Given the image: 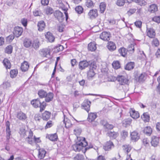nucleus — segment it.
<instances>
[{"label":"nucleus","instance_id":"nucleus-1","mask_svg":"<svg viewBox=\"0 0 160 160\" xmlns=\"http://www.w3.org/2000/svg\"><path fill=\"white\" fill-rule=\"evenodd\" d=\"M88 144L86 141L85 138L82 137H78L77 141L75 144L73 145V148L76 152H80L82 151V152L85 153L86 151L89 149L86 147Z\"/></svg>","mask_w":160,"mask_h":160},{"label":"nucleus","instance_id":"nucleus-2","mask_svg":"<svg viewBox=\"0 0 160 160\" xmlns=\"http://www.w3.org/2000/svg\"><path fill=\"white\" fill-rule=\"evenodd\" d=\"M34 137V136L33 135L32 132L29 130L28 131V137L25 138V140L29 144L32 145H34L35 144Z\"/></svg>","mask_w":160,"mask_h":160},{"label":"nucleus","instance_id":"nucleus-3","mask_svg":"<svg viewBox=\"0 0 160 160\" xmlns=\"http://www.w3.org/2000/svg\"><path fill=\"white\" fill-rule=\"evenodd\" d=\"M98 16V11L96 9L90 10L88 13V18L92 19L96 18Z\"/></svg>","mask_w":160,"mask_h":160},{"label":"nucleus","instance_id":"nucleus-4","mask_svg":"<svg viewBox=\"0 0 160 160\" xmlns=\"http://www.w3.org/2000/svg\"><path fill=\"white\" fill-rule=\"evenodd\" d=\"M23 28L19 27H16L14 28L13 32L15 36L17 38L20 36L23 32Z\"/></svg>","mask_w":160,"mask_h":160},{"label":"nucleus","instance_id":"nucleus-5","mask_svg":"<svg viewBox=\"0 0 160 160\" xmlns=\"http://www.w3.org/2000/svg\"><path fill=\"white\" fill-rule=\"evenodd\" d=\"M110 33L106 32H102L100 35V38L106 41H108L110 40Z\"/></svg>","mask_w":160,"mask_h":160},{"label":"nucleus","instance_id":"nucleus-6","mask_svg":"<svg viewBox=\"0 0 160 160\" xmlns=\"http://www.w3.org/2000/svg\"><path fill=\"white\" fill-rule=\"evenodd\" d=\"M117 80L119 83L122 85L128 84V79L123 76H118Z\"/></svg>","mask_w":160,"mask_h":160},{"label":"nucleus","instance_id":"nucleus-7","mask_svg":"<svg viewBox=\"0 0 160 160\" xmlns=\"http://www.w3.org/2000/svg\"><path fill=\"white\" fill-rule=\"evenodd\" d=\"M90 101L87 100H85L82 103V106L84 109L88 112L90 109Z\"/></svg>","mask_w":160,"mask_h":160},{"label":"nucleus","instance_id":"nucleus-8","mask_svg":"<svg viewBox=\"0 0 160 160\" xmlns=\"http://www.w3.org/2000/svg\"><path fill=\"white\" fill-rule=\"evenodd\" d=\"M89 63L87 61L84 60L79 62V68L82 70L85 69L89 65Z\"/></svg>","mask_w":160,"mask_h":160},{"label":"nucleus","instance_id":"nucleus-9","mask_svg":"<svg viewBox=\"0 0 160 160\" xmlns=\"http://www.w3.org/2000/svg\"><path fill=\"white\" fill-rule=\"evenodd\" d=\"M54 15L60 22H62L64 19L62 13L59 11H56L54 13Z\"/></svg>","mask_w":160,"mask_h":160},{"label":"nucleus","instance_id":"nucleus-10","mask_svg":"<svg viewBox=\"0 0 160 160\" xmlns=\"http://www.w3.org/2000/svg\"><path fill=\"white\" fill-rule=\"evenodd\" d=\"M147 35L149 38H152L155 36L156 33L152 28H148L147 29Z\"/></svg>","mask_w":160,"mask_h":160},{"label":"nucleus","instance_id":"nucleus-11","mask_svg":"<svg viewBox=\"0 0 160 160\" xmlns=\"http://www.w3.org/2000/svg\"><path fill=\"white\" fill-rule=\"evenodd\" d=\"M129 113L131 116L134 119H137L139 117L138 112L133 108L130 109Z\"/></svg>","mask_w":160,"mask_h":160},{"label":"nucleus","instance_id":"nucleus-12","mask_svg":"<svg viewBox=\"0 0 160 160\" xmlns=\"http://www.w3.org/2000/svg\"><path fill=\"white\" fill-rule=\"evenodd\" d=\"M159 142V138L155 136H153L152 137L151 143L152 145L154 147H157L158 144Z\"/></svg>","mask_w":160,"mask_h":160},{"label":"nucleus","instance_id":"nucleus-13","mask_svg":"<svg viewBox=\"0 0 160 160\" xmlns=\"http://www.w3.org/2000/svg\"><path fill=\"white\" fill-rule=\"evenodd\" d=\"M45 38L48 42H52L54 41L55 37L52 34L48 32L45 34Z\"/></svg>","mask_w":160,"mask_h":160},{"label":"nucleus","instance_id":"nucleus-14","mask_svg":"<svg viewBox=\"0 0 160 160\" xmlns=\"http://www.w3.org/2000/svg\"><path fill=\"white\" fill-rule=\"evenodd\" d=\"M114 147L113 143L111 141L107 142L103 146V148L106 151L109 150Z\"/></svg>","mask_w":160,"mask_h":160},{"label":"nucleus","instance_id":"nucleus-15","mask_svg":"<svg viewBox=\"0 0 160 160\" xmlns=\"http://www.w3.org/2000/svg\"><path fill=\"white\" fill-rule=\"evenodd\" d=\"M31 103L33 106L35 108L40 107L41 105V102L39 99L32 100Z\"/></svg>","mask_w":160,"mask_h":160},{"label":"nucleus","instance_id":"nucleus-16","mask_svg":"<svg viewBox=\"0 0 160 160\" xmlns=\"http://www.w3.org/2000/svg\"><path fill=\"white\" fill-rule=\"evenodd\" d=\"M37 26L38 30L42 32L44 29L45 25L44 21H41L38 22Z\"/></svg>","mask_w":160,"mask_h":160},{"label":"nucleus","instance_id":"nucleus-17","mask_svg":"<svg viewBox=\"0 0 160 160\" xmlns=\"http://www.w3.org/2000/svg\"><path fill=\"white\" fill-rule=\"evenodd\" d=\"M29 68V65L28 63L26 61H24L22 64L21 68L22 71L25 72L28 70Z\"/></svg>","mask_w":160,"mask_h":160},{"label":"nucleus","instance_id":"nucleus-18","mask_svg":"<svg viewBox=\"0 0 160 160\" xmlns=\"http://www.w3.org/2000/svg\"><path fill=\"white\" fill-rule=\"evenodd\" d=\"M96 44L95 42H91L88 44V49L89 50L93 52L96 49Z\"/></svg>","mask_w":160,"mask_h":160},{"label":"nucleus","instance_id":"nucleus-19","mask_svg":"<svg viewBox=\"0 0 160 160\" xmlns=\"http://www.w3.org/2000/svg\"><path fill=\"white\" fill-rule=\"evenodd\" d=\"M107 48L109 50L113 51L116 49V47L114 43L112 42H109L108 43Z\"/></svg>","mask_w":160,"mask_h":160},{"label":"nucleus","instance_id":"nucleus-20","mask_svg":"<svg viewBox=\"0 0 160 160\" xmlns=\"http://www.w3.org/2000/svg\"><path fill=\"white\" fill-rule=\"evenodd\" d=\"M51 116V113L49 112L45 111L42 114V118L45 120H48Z\"/></svg>","mask_w":160,"mask_h":160},{"label":"nucleus","instance_id":"nucleus-21","mask_svg":"<svg viewBox=\"0 0 160 160\" xmlns=\"http://www.w3.org/2000/svg\"><path fill=\"white\" fill-rule=\"evenodd\" d=\"M122 148L124 152L127 154L130 152L132 148L129 145L126 144L123 145L122 146Z\"/></svg>","mask_w":160,"mask_h":160},{"label":"nucleus","instance_id":"nucleus-22","mask_svg":"<svg viewBox=\"0 0 160 160\" xmlns=\"http://www.w3.org/2000/svg\"><path fill=\"white\" fill-rule=\"evenodd\" d=\"M46 154V151L43 149H40L39 150L38 157L40 159H43Z\"/></svg>","mask_w":160,"mask_h":160},{"label":"nucleus","instance_id":"nucleus-23","mask_svg":"<svg viewBox=\"0 0 160 160\" xmlns=\"http://www.w3.org/2000/svg\"><path fill=\"white\" fill-rule=\"evenodd\" d=\"M158 10V6L155 4H153L150 6L149 11L151 13H154Z\"/></svg>","mask_w":160,"mask_h":160},{"label":"nucleus","instance_id":"nucleus-24","mask_svg":"<svg viewBox=\"0 0 160 160\" xmlns=\"http://www.w3.org/2000/svg\"><path fill=\"white\" fill-rule=\"evenodd\" d=\"M131 138L132 140L136 141L139 138L137 132L135 131L132 132L131 134Z\"/></svg>","mask_w":160,"mask_h":160},{"label":"nucleus","instance_id":"nucleus-25","mask_svg":"<svg viewBox=\"0 0 160 160\" xmlns=\"http://www.w3.org/2000/svg\"><path fill=\"white\" fill-rule=\"evenodd\" d=\"M46 138L52 141H56L58 139L57 135L56 133L47 135L46 136Z\"/></svg>","mask_w":160,"mask_h":160},{"label":"nucleus","instance_id":"nucleus-26","mask_svg":"<svg viewBox=\"0 0 160 160\" xmlns=\"http://www.w3.org/2000/svg\"><path fill=\"white\" fill-rule=\"evenodd\" d=\"M97 117L96 114L93 113H91L88 114V120L89 122H92L94 121Z\"/></svg>","mask_w":160,"mask_h":160},{"label":"nucleus","instance_id":"nucleus-27","mask_svg":"<svg viewBox=\"0 0 160 160\" xmlns=\"http://www.w3.org/2000/svg\"><path fill=\"white\" fill-rule=\"evenodd\" d=\"M53 97V94L52 93L49 92L47 93V95L45 97V100L46 102H49L52 101Z\"/></svg>","mask_w":160,"mask_h":160},{"label":"nucleus","instance_id":"nucleus-28","mask_svg":"<svg viewBox=\"0 0 160 160\" xmlns=\"http://www.w3.org/2000/svg\"><path fill=\"white\" fill-rule=\"evenodd\" d=\"M17 118L20 120H25L27 118L26 115L22 112H18L17 115Z\"/></svg>","mask_w":160,"mask_h":160},{"label":"nucleus","instance_id":"nucleus-29","mask_svg":"<svg viewBox=\"0 0 160 160\" xmlns=\"http://www.w3.org/2000/svg\"><path fill=\"white\" fill-rule=\"evenodd\" d=\"M108 135L111 139H115L118 136V133L115 132H108Z\"/></svg>","mask_w":160,"mask_h":160},{"label":"nucleus","instance_id":"nucleus-30","mask_svg":"<svg viewBox=\"0 0 160 160\" xmlns=\"http://www.w3.org/2000/svg\"><path fill=\"white\" fill-rule=\"evenodd\" d=\"M64 122L65 124V126L66 128H69L72 126V124L69 119L67 118H64Z\"/></svg>","mask_w":160,"mask_h":160},{"label":"nucleus","instance_id":"nucleus-31","mask_svg":"<svg viewBox=\"0 0 160 160\" xmlns=\"http://www.w3.org/2000/svg\"><path fill=\"white\" fill-rule=\"evenodd\" d=\"M54 12L53 9L49 7H48L44 10V12L47 15H49L52 14Z\"/></svg>","mask_w":160,"mask_h":160},{"label":"nucleus","instance_id":"nucleus-32","mask_svg":"<svg viewBox=\"0 0 160 160\" xmlns=\"http://www.w3.org/2000/svg\"><path fill=\"white\" fill-rule=\"evenodd\" d=\"M47 92L44 90L41 89L38 91V94L40 98H45L47 95Z\"/></svg>","mask_w":160,"mask_h":160},{"label":"nucleus","instance_id":"nucleus-33","mask_svg":"<svg viewBox=\"0 0 160 160\" xmlns=\"http://www.w3.org/2000/svg\"><path fill=\"white\" fill-rule=\"evenodd\" d=\"M3 64L7 69H10L11 67V63L8 59L5 58L3 61Z\"/></svg>","mask_w":160,"mask_h":160},{"label":"nucleus","instance_id":"nucleus-34","mask_svg":"<svg viewBox=\"0 0 160 160\" xmlns=\"http://www.w3.org/2000/svg\"><path fill=\"white\" fill-rule=\"evenodd\" d=\"M134 67V63L133 62H130L126 65L125 67V69L128 70H131L133 69Z\"/></svg>","mask_w":160,"mask_h":160},{"label":"nucleus","instance_id":"nucleus-35","mask_svg":"<svg viewBox=\"0 0 160 160\" xmlns=\"http://www.w3.org/2000/svg\"><path fill=\"white\" fill-rule=\"evenodd\" d=\"M118 52L123 57H125L127 53V50L125 48H122L118 50Z\"/></svg>","mask_w":160,"mask_h":160},{"label":"nucleus","instance_id":"nucleus-36","mask_svg":"<svg viewBox=\"0 0 160 160\" xmlns=\"http://www.w3.org/2000/svg\"><path fill=\"white\" fill-rule=\"evenodd\" d=\"M95 75L94 71L92 69H89L87 73L88 78L89 79H92Z\"/></svg>","mask_w":160,"mask_h":160},{"label":"nucleus","instance_id":"nucleus-37","mask_svg":"<svg viewBox=\"0 0 160 160\" xmlns=\"http://www.w3.org/2000/svg\"><path fill=\"white\" fill-rule=\"evenodd\" d=\"M149 116L148 114L147 113H144L142 116V118L145 122H148L149 120Z\"/></svg>","mask_w":160,"mask_h":160},{"label":"nucleus","instance_id":"nucleus-38","mask_svg":"<svg viewBox=\"0 0 160 160\" xmlns=\"http://www.w3.org/2000/svg\"><path fill=\"white\" fill-rule=\"evenodd\" d=\"M23 44L25 47L28 48L31 46L32 42L30 39H25L24 41Z\"/></svg>","mask_w":160,"mask_h":160},{"label":"nucleus","instance_id":"nucleus-39","mask_svg":"<svg viewBox=\"0 0 160 160\" xmlns=\"http://www.w3.org/2000/svg\"><path fill=\"white\" fill-rule=\"evenodd\" d=\"M41 54L44 57H48L49 55V51L47 49H43L41 51Z\"/></svg>","mask_w":160,"mask_h":160},{"label":"nucleus","instance_id":"nucleus-40","mask_svg":"<svg viewBox=\"0 0 160 160\" xmlns=\"http://www.w3.org/2000/svg\"><path fill=\"white\" fill-rule=\"evenodd\" d=\"M39 46L40 43L38 40V39L34 40L32 45L33 47L35 49H37L39 48Z\"/></svg>","mask_w":160,"mask_h":160},{"label":"nucleus","instance_id":"nucleus-41","mask_svg":"<svg viewBox=\"0 0 160 160\" xmlns=\"http://www.w3.org/2000/svg\"><path fill=\"white\" fill-rule=\"evenodd\" d=\"M18 74V70L16 69L12 70L10 72V77L12 78H15L17 76Z\"/></svg>","mask_w":160,"mask_h":160},{"label":"nucleus","instance_id":"nucleus-42","mask_svg":"<svg viewBox=\"0 0 160 160\" xmlns=\"http://www.w3.org/2000/svg\"><path fill=\"white\" fill-rule=\"evenodd\" d=\"M88 62L89 63V65H90V68L89 69L93 70L94 71L97 67L96 64V63L93 61V62H90L89 61Z\"/></svg>","mask_w":160,"mask_h":160},{"label":"nucleus","instance_id":"nucleus-43","mask_svg":"<svg viewBox=\"0 0 160 160\" xmlns=\"http://www.w3.org/2000/svg\"><path fill=\"white\" fill-rule=\"evenodd\" d=\"M100 11L101 13L104 12L106 8V4L104 2H102L100 3L99 6Z\"/></svg>","mask_w":160,"mask_h":160},{"label":"nucleus","instance_id":"nucleus-44","mask_svg":"<svg viewBox=\"0 0 160 160\" xmlns=\"http://www.w3.org/2000/svg\"><path fill=\"white\" fill-rule=\"evenodd\" d=\"M152 131V128L149 126L146 127L144 130V132L148 135H150Z\"/></svg>","mask_w":160,"mask_h":160},{"label":"nucleus","instance_id":"nucleus-45","mask_svg":"<svg viewBox=\"0 0 160 160\" xmlns=\"http://www.w3.org/2000/svg\"><path fill=\"white\" fill-rule=\"evenodd\" d=\"M82 131L80 128L78 127H76L74 130V134L76 136L77 138L78 137V136L79 135L81 132Z\"/></svg>","mask_w":160,"mask_h":160},{"label":"nucleus","instance_id":"nucleus-46","mask_svg":"<svg viewBox=\"0 0 160 160\" xmlns=\"http://www.w3.org/2000/svg\"><path fill=\"white\" fill-rule=\"evenodd\" d=\"M85 5L88 8H91L94 6V3L92 1H87L85 3Z\"/></svg>","mask_w":160,"mask_h":160},{"label":"nucleus","instance_id":"nucleus-47","mask_svg":"<svg viewBox=\"0 0 160 160\" xmlns=\"http://www.w3.org/2000/svg\"><path fill=\"white\" fill-rule=\"evenodd\" d=\"M12 50V47L11 45H9L5 49V52L8 54L11 53Z\"/></svg>","mask_w":160,"mask_h":160},{"label":"nucleus","instance_id":"nucleus-48","mask_svg":"<svg viewBox=\"0 0 160 160\" xmlns=\"http://www.w3.org/2000/svg\"><path fill=\"white\" fill-rule=\"evenodd\" d=\"M112 66L113 67L116 69L119 68L120 67L119 63L118 61L113 62L112 63Z\"/></svg>","mask_w":160,"mask_h":160},{"label":"nucleus","instance_id":"nucleus-49","mask_svg":"<svg viewBox=\"0 0 160 160\" xmlns=\"http://www.w3.org/2000/svg\"><path fill=\"white\" fill-rule=\"evenodd\" d=\"M7 139L8 140L11 135V131L9 126L7 127L6 129Z\"/></svg>","mask_w":160,"mask_h":160},{"label":"nucleus","instance_id":"nucleus-50","mask_svg":"<svg viewBox=\"0 0 160 160\" xmlns=\"http://www.w3.org/2000/svg\"><path fill=\"white\" fill-rule=\"evenodd\" d=\"M83 156L81 154H78L74 158V160H84Z\"/></svg>","mask_w":160,"mask_h":160},{"label":"nucleus","instance_id":"nucleus-51","mask_svg":"<svg viewBox=\"0 0 160 160\" xmlns=\"http://www.w3.org/2000/svg\"><path fill=\"white\" fill-rule=\"evenodd\" d=\"M140 54L139 56V58L142 60H146V56L143 51L140 52Z\"/></svg>","mask_w":160,"mask_h":160},{"label":"nucleus","instance_id":"nucleus-52","mask_svg":"<svg viewBox=\"0 0 160 160\" xmlns=\"http://www.w3.org/2000/svg\"><path fill=\"white\" fill-rule=\"evenodd\" d=\"M135 44L134 43L128 46V50L129 51L131 52V53H133L134 51V46Z\"/></svg>","mask_w":160,"mask_h":160},{"label":"nucleus","instance_id":"nucleus-53","mask_svg":"<svg viewBox=\"0 0 160 160\" xmlns=\"http://www.w3.org/2000/svg\"><path fill=\"white\" fill-rule=\"evenodd\" d=\"M76 11L79 14L82 13L83 11V8L81 6H77L75 8Z\"/></svg>","mask_w":160,"mask_h":160},{"label":"nucleus","instance_id":"nucleus-54","mask_svg":"<svg viewBox=\"0 0 160 160\" xmlns=\"http://www.w3.org/2000/svg\"><path fill=\"white\" fill-rule=\"evenodd\" d=\"M131 123L130 120L128 119H125L123 120L122 124L124 126L127 127Z\"/></svg>","mask_w":160,"mask_h":160},{"label":"nucleus","instance_id":"nucleus-55","mask_svg":"<svg viewBox=\"0 0 160 160\" xmlns=\"http://www.w3.org/2000/svg\"><path fill=\"white\" fill-rule=\"evenodd\" d=\"M152 20L153 21L156 23H160V15L154 17L152 18Z\"/></svg>","mask_w":160,"mask_h":160},{"label":"nucleus","instance_id":"nucleus-56","mask_svg":"<svg viewBox=\"0 0 160 160\" xmlns=\"http://www.w3.org/2000/svg\"><path fill=\"white\" fill-rule=\"evenodd\" d=\"M46 105V104L45 102L43 101L42 103H41V105H40V111L41 112H42L44 109Z\"/></svg>","mask_w":160,"mask_h":160},{"label":"nucleus","instance_id":"nucleus-57","mask_svg":"<svg viewBox=\"0 0 160 160\" xmlns=\"http://www.w3.org/2000/svg\"><path fill=\"white\" fill-rule=\"evenodd\" d=\"M135 2L141 6H144L146 4L145 1H134Z\"/></svg>","mask_w":160,"mask_h":160},{"label":"nucleus","instance_id":"nucleus-58","mask_svg":"<svg viewBox=\"0 0 160 160\" xmlns=\"http://www.w3.org/2000/svg\"><path fill=\"white\" fill-rule=\"evenodd\" d=\"M14 38V36L12 35H11L8 37L6 38L7 41L9 42H10Z\"/></svg>","mask_w":160,"mask_h":160},{"label":"nucleus","instance_id":"nucleus-59","mask_svg":"<svg viewBox=\"0 0 160 160\" xmlns=\"http://www.w3.org/2000/svg\"><path fill=\"white\" fill-rule=\"evenodd\" d=\"M149 140L147 138H145L142 140L143 143L146 146H149Z\"/></svg>","mask_w":160,"mask_h":160},{"label":"nucleus","instance_id":"nucleus-60","mask_svg":"<svg viewBox=\"0 0 160 160\" xmlns=\"http://www.w3.org/2000/svg\"><path fill=\"white\" fill-rule=\"evenodd\" d=\"M104 127L108 129H112L113 128V126L111 124H110L108 123H106L103 125Z\"/></svg>","mask_w":160,"mask_h":160},{"label":"nucleus","instance_id":"nucleus-61","mask_svg":"<svg viewBox=\"0 0 160 160\" xmlns=\"http://www.w3.org/2000/svg\"><path fill=\"white\" fill-rule=\"evenodd\" d=\"M52 121H49L47 122V123L45 126V128L47 129L51 127L52 126Z\"/></svg>","mask_w":160,"mask_h":160},{"label":"nucleus","instance_id":"nucleus-62","mask_svg":"<svg viewBox=\"0 0 160 160\" xmlns=\"http://www.w3.org/2000/svg\"><path fill=\"white\" fill-rule=\"evenodd\" d=\"M128 132L127 131L124 130L121 133L122 138L123 139H125L126 137H128Z\"/></svg>","mask_w":160,"mask_h":160},{"label":"nucleus","instance_id":"nucleus-63","mask_svg":"<svg viewBox=\"0 0 160 160\" xmlns=\"http://www.w3.org/2000/svg\"><path fill=\"white\" fill-rule=\"evenodd\" d=\"M27 22L28 20L26 18H23L21 20V22L24 27H26L27 26Z\"/></svg>","mask_w":160,"mask_h":160},{"label":"nucleus","instance_id":"nucleus-64","mask_svg":"<svg viewBox=\"0 0 160 160\" xmlns=\"http://www.w3.org/2000/svg\"><path fill=\"white\" fill-rule=\"evenodd\" d=\"M124 1H117L116 2L117 5L119 6H122L125 3Z\"/></svg>","mask_w":160,"mask_h":160}]
</instances>
